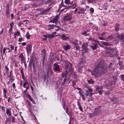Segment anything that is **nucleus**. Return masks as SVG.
Wrapping results in <instances>:
<instances>
[{"instance_id": "nucleus-1", "label": "nucleus", "mask_w": 124, "mask_h": 124, "mask_svg": "<svg viewBox=\"0 0 124 124\" xmlns=\"http://www.w3.org/2000/svg\"><path fill=\"white\" fill-rule=\"evenodd\" d=\"M107 71V67L104 64L100 63L95 66L93 70H90L91 75L96 78L100 75H103Z\"/></svg>"}, {"instance_id": "nucleus-2", "label": "nucleus", "mask_w": 124, "mask_h": 124, "mask_svg": "<svg viewBox=\"0 0 124 124\" xmlns=\"http://www.w3.org/2000/svg\"><path fill=\"white\" fill-rule=\"evenodd\" d=\"M108 51H106V53L110 57H112L116 54L115 50L112 48L107 47Z\"/></svg>"}, {"instance_id": "nucleus-3", "label": "nucleus", "mask_w": 124, "mask_h": 124, "mask_svg": "<svg viewBox=\"0 0 124 124\" xmlns=\"http://www.w3.org/2000/svg\"><path fill=\"white\" fill-rule=\"evenodd\" d=\"M68 72L67 70L63 71L62 74V77L61 78V79L62 80V79L64 78L63 80V82L62 83V85H64L65 84L67 79V76L68 74Z\"/></svg>"}, {"instance_id": "nucleus-4", "label": "nucleus", "mask_w": 124, "mask_h": 124, "mask_svg": "<svg viewBox=\"0 0 124 124\" xmlns=\"http://www.w3.org/2000/svg\"><path fill=\"white\" fill-rule=\"evenodd\" d=\"M101 112V110L99 108H95L94 111L92 113H89V116L90 118H91L93 116H97L100 114Z\"/></svg>"}, {"instance_id": "nucleus-5", "label": "nucleus", "mask_w": 124, "mask_h": 124, "mask_svg": "<svg viewBox=\"0 0 124 124\" xmlns=\"http://www.w3.org/2000/svg\"><path fill=\"white\" fill-rule=\"evenodd\" d=\"M78 42H79V45H80L81 44V42L77 39H75L72 42V43L75 45L74 47L76 48V50L77 51L78 50L79 51L80 48V47L79 46Z\"/></svg>"}, {"instance_id": "nucleus-6", "label": "nucleus", "mask_w": 124, "mask_h": 124, "mask_svg": "<svg viewBox=\"0 0 124 124\" xmlns=\"http://www.w3.org/2000/svg\"><path fill=\"white\" fill-rule=\"evenodd\" d=\"M64 7L65 8L61 10V12H62L65 9H69L72 8H74L76 7V6L75 2H73V1H72L70 6H66L65 5H64Z\"/></svg>"}, {"instance_id": "nucleus-7", "label": "nucleus", "mask_w": 124, "mask_h": 124, "mask_svg": "<svg viewBox=\"0 0 124 124\" xmlns=\"http://www.w3.org/2000/svg\"><path fill=\"white\" fill-rule=\"evenodd\" d=\"M72 14L71 13H67L64 17L63 20L64 22L70 21L72 19Z\"/></svg>"}, {"instance_id": "nucleus-8", "label": "nucleus", "mask_w": 124, "mask_h": 124, "mask_svg": "<svg viewBox=\"0 0 124 124\" xmlns=\"http://www.w3.org/2000/svg\"><path fill=\"white\" fill-rule=\"evenodd\" d=\"M88 46V44L87 43H86L83 44L82 46V50L83 51V53H85L87 51L88 48L87 47Z\"/></svg>"}, {"instance_id": "nucleus-9", "label": "nucleus", "mask_w": 124, "mask_h": 124, "mask_svg": "<svg viewBox=\"0 0 124 124\" xmlns=\"http://www.w3.org/2000/svg\"><path fill=\"white\" fill-rule=\"evenodd\" d=\"M32 45L31 44H28L26 45V49L27 53H30L32 50Z\"/></svg>"}, {"instance_id": "nucleus-10", "label": "nucleus", "mask_w": 124, "mask_h": 124, "mask_svg": "<svg viewBox=\"0 0 124 124\" xmlns=\"http://www.w3.org/2000/svg\"><path fill=\"white\" fill-rule=\"evenodd\" d=\"M61 69L59 68V65H57L56 62L55 63V72L59 73L61 72Z\"/></svg>"}, {"instance_id": "nucleus-11", "label": "nucleus", "mask_w": 124, "mask_h": 124, "mask_svg": "<svg viewBox=\"0 0 124 124\" xmlns=\"http://www.w3.org/2000/svg\"><path fill=\"white\" fill-rule=\"evenodd\" d=\"M65 68L68 69V68L70 69L72 67V65L71 63L68 61H66L65 62Z\"/></svg>"}, {"instance_id": "nucleus-12", "label": "nucleus", "mask_w": 124, "mask_h": 124, "mask_svg": "<svg viewBox=\"0 0 124 124\" xmlns=\"http://www.w3.org/2000/svg\"><path fill=\"white\" fill-rule=\"evenodd\" d=\"M85 63H86V61L85 59H82L80 62L79 63L78 65L82 67V66H84L83 65Z\"/></svg>"}, {"instance_id": "nucleus-13", "label": "nucleus", "mask_w": 124, "mask_h": 124, "mask_svg": "<svg viewBox=\"0 0 124 124\" xmlns=\"http://www.w3.org/2000/svg\"><path fill=\"white\" fill-rule=\"evenodd\" d=\"M46 50L44 49H43L41 52V55H43L42 56V58L43 61H44L45 60V56L46 55Z\"/></svg>"}, {"instance_id": "nucleus-14", "label": "nucleus", "mask_w": 124, "mask_h": 124, "mask_svg": "<svg viewBox=\"0 0 124 124\" xmlns=\"http://www.w3.org/2000/svg\"><path fill=\"white\" fill-rule=\"evenodd\" d=\"M98 46V44L97 43H93L92 45H91L90 47L92 49L94 50L97 48Z\"/></svg>"}, {"instance_id": "nucleus-15", "label": "nucleus", "mask_w": 124, "mask_h": 124, "mask_svg": "<svg viewBox=\"0 0 124 124\" xmlns=\"http://www.w3.org/2000/svg\"><path fill=\"white\" fill-rule=\"evenodd\" d=\"M70 46L67 43L66 44V45H64L63 46V48L64 49L66 50L70 49Z\"/></svg>"}, {"instance_id": "nucleus-16", "label": "nucleus", "mask_w": 124, "mask_h": 124, "mask_svg": "<svg viewBox=\"0 0 124 124\" xmlns=\"http://www.w3.org/2000/svg\"><path fill=\"white\" fill-rule=\"evenodd\" d=\"M27 97H28L29 99L31 101H32L33 103L34 104L35 103L34 100H33L32 98L31 97L29 94H28L26 95Z\"/></svg>"}, {"instance_id": "nucleus-17", "label": "nucleus", "mask_w": 124, "mask_h": 124, "mask_svg": "<svg viewBox=\"0 0 124 124\" xmlns=\"http://www.w3.org/2000/svg\"><path fill=\"white\" fill-rule=\"evenodd\" d=\"M120 25L119 23H116L115 25V30L116 32H118L119 30Z\"/></svg>"}, {"instance_id": "nucleus-18", "label": "nucleus", "mask_w": 124, "mask_h": 124, "mask_svg": "<svg viewBox=\"0 0 124 124\" xmlns=\"http://www.w3.org/2000/svg\"><path fill=\"white\" fill-rule=\"evenodd\" d=\"M61 38L62 39L64 40H66L67 39H69L68 37H66L65 35L64 34L62 35Z\"/></svg>"}, {"instance_id": "nucleus-19", "label": "nucleus", "mask_w": 124, "mask_h": 124, "mask_svg": "<svg viewBox=\"0 0 124 124\" xmlns=\"http://www.w3.org/2000/svg\"><path fill=\"white\" fill-rule=\"evenodd\" d=\"M19 58L21 59V60L22 62L24 61V57L23 55V54L22 53H20V54L19 55Z\"/></svg>"}, {"instance_id": "nucleus-20", "label": "nucleus", "mask_w": 124, "mask_h": 124, "mask_svg": "<svg viewBox=\"0 0 124 124\" xmlns=\"http://www.w3.org/2000/svg\"><path fill=\"white\" fill-rule=\"evenodd\" d=\"M61 12V11L59 13V14H58L55 17V23L57 24V23L58 20V18Z\"/></svg>"}, {"instance_id": "nucleus-21", "label": "nucleus", "mask_w": 124, "mask_h": 124, "mask_svg": "<svg viewBox=\"0 0 124 124\" xmlns=\"http://www.w3.org/2000/svg\"><path fill=\"white\" fill-rule=\"evenodd\" d=\"M51 7L50 8H47V9L43 11L40 14L41 15H44V14H46L47 13V12L49 10L51 9Z\"/></svg>"}, {"instance_id": "nucleus-22", "label": "nucleus", "mask_w": 124, "mask_h": 124, "mask_svg": "<svg viewBox=\"0 0 124 124\" xmlns=\"http://www.w3.org/2000/svg\"><path fill=\"white\" fill-rule=\"evenodd\" d=\"M64 5H63V1H62L61 4L60 5H59V8H58V9L57 10V11H56V12L58 13L59 12V11L60 10V9H61V8H62V7H64Z\"/></svg>"}, {"instance_id": "nucleus-23", "label": "nucleus", "mask_w": 124, "mask_h": 124, "mask_svg": "<svg viewBox=\"0 0 124 124\" xmlns=\"http://www.w3.org/2000/svg\"><path fill=\"white\" fill-rule=\"evenodd\" d=\"M78 10H79V11L78 13V14H83L84 13L85 10L83 8H79Z\"/></svg>"}, {"instance_id": "nucleus-24", "label": "nucleus", "mask_w": 124, "mask_h": 124, "mask_svg": "<svg viewBox=\"0 0 124 124\" xmlns=\"http://www.w3.org/2000/svg\"><path fill=\"white\" fill-rule=\"evenodd\" d=\"M78 106L79 107V108L80 110L82 111L83 112V109L82 107L81 106V104L78 101L77 102Z\"/></svg>"}, {"instance_id": "nucleus-25", "label": "nucleus", "mask_w": 124, "mask_h": 124, "mask_svg": "<svg viewBox=\"0 0 124 124\" xmlns=\"http://www.w3.org/2000/svg\"><path fill=\"white\" fill-rule=\"evenodd\" d=\"M87 82L90 84H93L94 83V81L92 78H91L87 80Z\"/></svg>"}, {"instance_id": "nucleus-26", "label": "nucleus", "mask_w": 124, "mask_h": 124, "mask_svg": "<svg viewBox=\"0 0 124 124\" xmlns=\"http://www.w3.org/2000/svg\"><path fill=\"white\" fill-rule=\"evenodd\" d=\"M50 58L52 61H54V54L52 53H50Z\"/></svg>"}, {"instance_id": "nucleus-27", "label": "nucleus", "mask_w": 124, "mask_h": 124, "mask_svg": "<svg viewBox=\"0 0 124 124\" xmlns=\"http://www.w3.org/2000/svg\"><path fill=\"white\" fill-rule=\"evenodd\" d=\"M6 113L9 116H11V113L10 109H7L6 110Z\"/></svg>"}, {"instance_id": "nucleus-28", "label": "nucleus", "mask_w": 124, "mask_h": 124, "mask_svg": "<svg viewBox=\"0 0 124 124\" xmlns=\"http://www.w3.org/2000/svg\"><path fill=\"white\" fill-rule=\"evenodd\" d=\"M48 28L49 29H53L54 27V26L53 24H49L48 26Z\"/></svg>"}, {"instance_id": "nucleus-29", "label": "nucleus", "mask_w": 124, "mask_h": 124, "mask_svg": "<svg viewBox=\"0 0 124 124\" xmlns=\"http://www.w3.org/2000/svg\"><path fill=\"white\" fill-rule=\"evenodd\" d=\"M31 36V35L30 34L29 32H27L26 35V37L27 39H30Z\"/></svg>"}, {"instance_id": "nucleus-30", "label": "nucleus", "mask_w": 124, "mask_h": 124, "mask_svg": "<svg viewBox=\"0 0 124 124\" xmlns=\"http://www.w3.org/2000/svg\"><path fill=\"white\" fill-rule=\"evenodd\" d=\"M97 0H88V2L89 3H96Z\"/></svg>"}, {"instance_id": "nucleus-31", "label": "nucleus", "mask_w": 124, "mask_h": 124, "mask_svg": "<svg viewBox=\"0 0 124 124\" xmlns=\"http://www.w3.org/2000/svg\"><path fill=\"white\" fill-rule=\"evenodd\" d=\"M21 73L22 78L23 79H24V74L23 71V69H21L20 70Z\"/></svg>"}, {"instance_id": "nucleus-32", "label": "nucleus", "mask_w": 124, "mask_h": 124, "mask_svg": "<svg viewBox=\"0 0 124 124\" xmlns=\"http://www.w3.org/2000/svg\"><path fill=\"white\" fill-rule=\"evenodd\" d=\"M64 3L67 4H70L71 5V2L70 0H65Z\"/></svg>"}, {"instance_id": "nucleus-33", "label": "nucleus", "mask_w": 124, "mask_h": 124, "mask_svg": "<svg viewBox=\"0 0 124 124\" xmlns=\"http://www.w3.org/2000/svg\"><path fill=\"white\" fill-rule=\"evenodd\" d=\"M47 36L48 38L51 39L54 37V36L52 34H49L47 35Z\"/></svg>"}, {"instance_id": "nucleus-34", "label": "nucleus", "mask_w": 124, "mask_h": 124, "mask_svg": "<svg viewBox=\"0 0 124 124\" xmlns=\"http://www.w3.org/2000/svg\"><path fill=\"white\" fill-rule=\"evenodd\" d=\"M77 82V81L76 80H73L72 81V86L74 87L76 85V82Z\"/></svg>"}, {"instance_id": "nucleus-35", "label": "nucleus", "mask_w": 124, "mask_h": 124, "mask_svg": "<svg viewBox=\"0 0 124 124\" xmlns=\"http://www.w3.org/2000/svg\"><path fill=\"white\" fill-rule=\"evenodd\" d=\"M29 83L28 82L26 81L24 82L23 84V87L24 88H26L25 86L26 84H28Z\"/></svg>"}, {"instance_id": "nucleus-36", "label": "nucleus", "mask_w": 124, "mask_h": 124, "mask_svg": "<svg viewBox=\"0 0 124 124\" xmlns=\"http://www.w3.org/2000/svg\"><path fill=\"white\" fill-rule=\"evenodd\" d=\"M9 11H6V16L7 18H8L9 14Z\"/></svg>"}, {"instance_id": "nucleus-37", "label": "nucleus", "mask_w": 124, "mask_h": 124, "mask_svg": "<svg viewBox=\"0 0 124 124\" xmlns=\"http://www.w3.org/2000/svg\"><path fill=\"white\" fill-rule=\"evenodd\" d=\"M60 27L59 26H57L55 25V30L58 31L59 30Z\"/></svg>"}, {"instance_id": "nucleus-38", "label": "nucleus", "mask_w": 124, "mask_h": 124, "mask_svg": "<svg viewBox=\"0 0 124 124\" xmlns=\"http://www.w3.org/2000/svg\"><path fill=\"white\" fill-rule=\"evenodd\" d=\"M20 34V33L19 31L16 32L14 33V35L15 36H19Z\"/></svg>"}, {"instance_id": "nucleus-39", "label": "nucleus", "mask_w": 124, "mask_h": 124, "mask_svg": "<svg viewBox=\"0 0 124 124\" xmlns=\"http://www.w3.org/2000/svg\"><path fill=\"white\" fill-rule=\"evenodd\" d=\"M113 81L112 82V84L111 85H112V84H114L116 82V78L113 77Z\"/></svg>"}, {"instance_id": "nucleus-40", "label": "nucleus", "mask_w": 124, "mask_h": 124, "mask_svg": "<svg viewBox=\"0 0 124 124\" xmlns=\"http://www.w3.org/2000/svg\"><path fill=\"white\" fill-rule=\"evenodd\" d=\"M36 57L34 55L32 56L31 58V59L32 61H35V60Z\"/></svg>"}, {"instance_id": "nucleus-41", "label": "nucleus", "mask_w": 124, "mask_h": 124, "mask_svg": "<svg viewBox=\"0 0 124 124\" xmlns=\"http://www.w3.org/2000/svg\"><path fill=\"white\" fill-rule=\"evenodd\" d=\"M114 37H113L112 35H110L108 36V39H109L110 40H112L114 39Z\"/></svg>"}, {"instance_id": "nucleus-42", "label": "nucleus", "mask_w": 124, "mask_h": 124, "mask_svg": "<svg viewBox=\"0 0 124 124\" xmlns=\"http://www.w3.org/2000/svg\"><path fill=\"white\" fill-rule=\"evenodd\" d=\"M101 44L104 45H108V43H107L105 42L104 41H102L101 42Z\"/></svg>"}, {"instance_id": "nucleus-43", "label": "nucleus", "mask_w": 124, "mask_h": 124, "mask_svg": "<svg viewBox=\"0 0 124 124\" xmlns=\"http://www.w3.org/2000/svg\"><path fill=\"white\" fill-rule=\"evenodd\" d=\"M87 32H86V31H83L82 32V34L84 35L85 36H86L87 35H89V34H86Z\"/></svg>"}, {"instance_id": "nucleus-44", "label": "nucleus", "mask_w": 124, "mask_h": 124, "mask_svg": "<svg viewBox=\"0 0 124 124\" xmlns=\"http://www.w3.org/2000/svg\"><path fill=\"white\" fill-rule=\"evenodd\" d=\"M121 79L123 80L124 82V74L121 75L120 76Z\"/></svg>"}, {"instance_id": "nucleus-45", "label": "nucleus", "mask_w": 124, "mask_h": 124, "mask_svg": "<svg viewBox=\"0 0 124 124\" xmlns=\"http://www.w3.org/2000/svg\"><path fill=\"white\" fill-rule=\"evenodd\" d=\"M78 93L80 95L81 97L83 96L84 95L83 94V91H79L78 92Z\"/></svg>"}, {"instance_id": "nucleus-46", "label": "nucleus", "mask_w": 124, "mask_h": 124, "mask_svg": "<svg viewBox=\"0 0 124 124\" xmlns=\"http://www.w3.org/2000/svg\"><path fill=\"white\" fill-rule=\"evenodd\" d=\"M13 62L15 64V66L16 67L17 66V64L18 63V62L17 61H16L15 60H13Z\"/></svg>"}, {"instance_id": "nucleus-47", "label": "nucleus", "mask_w": 124, "mask_h": 124, "mask_svg": "<svg viewBox=\"0 0 124 124\" xmlns=\"http://www.w3.org/2000/svg\"><path fill=\"white\" fill-rule=\"evenodd\" d=\"M53 0H47L45 2V4H46L48 3H49L50 2H53Z\"/></svg>"}, {"instance_id": "nucleus-48", "label": "nucleus", "mask_w": 124, "mask_h": 124, "mask_svg": "<svg viewBox=\"0 0 124 124\" xmlns=\"http://www.w3.org/2000/svg\"><path fill=\"white\" fill-rule=\"evenodd\" d=\"M89 99L88 100V101H91L93 100V98L92 96H89Z\"/></svg>"}, {"instance_id": "nucleus-49", "label": "nucleus", "mask_w": 124, "mask_h": 124, "mask_svg": "<svg viewBox=\"0 0 124 124\" xmlns=\"http://www.w3.org/2000/svg\"><path fill=\"white\" fill-rule=\"evenodd\" d=\"M10 118H8L5 121V123L6 124H7L8 122H10L9 123H10Z\"/></svg>"}, {"instance_id": "nucleus-50", "label": "nucleus", "mask_w": 124, "mask_h": 124, "mask_svg": "<svg viewBox=\"0 0 124 124\" xmlns=\"http://www.w3.org/2000/svg\"><path fill=\"white\" fill-rule=\"evenodd\" d=\"M9 81H10L11 83H12L14 82V79H13L12 77H11L9 78Z\"/></svg>"}, {"instance_id": "nucleus-51", "label": "nucleus", "mask_w": 124, "mask_h": 124, "mask_svg": "<svg viewBox=\"0 0 124 124\" xmlns=\"http://www.w3.org/2000/svg\"><path fill=\"white\" fill-rule=\"evenodd\" d=\"M43 36L44 38L43 39V40H46L47 39V37H48L47 35V36L46 35H43Z\"/></svg>"}, {"instance_id": "nucleus-52", "label": "nucleus", "mask_w": 124, "mask_h": 124, "mask_svg": "<svg viewBox=\"0 0 124 124\" xmlns=\"http://www.w3.org/2000/svg\"><path fill=\"white\" fill-rule=\"evenodd\" d=\"M90 11L91 14H93L94 12V9L93 8H90Z\"/></svg>"}, {"instance_id": "nucleus-53", "label": "nucleus", "mask_w": 124, "mask_h": 124, "mask_svg": "<svg viewBox=\"0 0 124 124\" xmlns=\"http://www.w3.org/2000/svg\"><path fill=\"white\" fill-rule=\"evenodd\" d=\"M17 24L19 26H20L22 24H24V23H22V22L20 21L19 22L17 23Z\"/></svg>"}, {"instance_id": "nucleus-54", "label": "nucleus", "mask_w": 124, "mask_h": 124, "mask_svg": "<svg viewBox=\"0 0 124 124\" xmlns=\"http://www.w3.org/2000/svg\"><path fill=\"white\" fill-rule=\"evenodd\" d=\"M6 11H9V5L8 3L6 5Z\"/></svg>"}, {"instance_id": "nucleus-55", "label": "nucleus", "mask_w": 124, "mask_h": 124, "mask_svg": "<svg viewBox=\"0 0 124 124\" xmlns=\"http://www.w3.org/2000/svg\"><path fill=\"white\" fill-rule=\"evenodd\" d=\"M85 92L86 93H85V95L86 96H88L89 93V91H87Z\"/></svg>"}, {"instance_id": "nucleus-56", "label": "nucleus", "mask_w": 124, "mask_h": 124, "mask_svg": "<svg viewBox=\"0 0 124 124\" xmlns=\"http://www.w3.org/2000/svg\"><path fill=\"white\" fill-rule=\"evenodd\" d=\"M12 119L11 120L12 122V123H14L15 121V117H14L13 116H12Z\"/></svg>"}, {"instance_id": "nucleus-57", "label": "nucleus", "mask_w": 124, "mask_h": 124, "mask_svg": "<svg viewBox=\"0 0 124 124\" xmlns=\"http://www.w3.org/2000/svg\"><path fill=\"white\" fill-rule=\"evenodd\" d=\"M123 36L122 35H118L117 36V38H120L121 40L123 38Z\"/></svg>"}, {"instance_id": "nucleus-58", "label": "nucleus", "mask_w": 124, "mask_h": 124, "mask_svg": "<svg viewBox=\"0 0 124 124\" xmlns=\"http://www.w3.org/2000/svg\"><path fill=\"white\" fill-rule=\"evenodd\" d=\"M110 91H107L106 92L105 94L107 95H108L110 94Z\"/></svg>"}, {"instance_id": "nucleus-59", "label": "nucleus", "mask_w": 124, "mask_h": 124, "mask_svg": "<svg viewBox=\"0 0 124 124\" xmlns=\"http://www.w3.org/2000/svg\"><path fill=\"white\" fill-rule=\"evenodd\" d=\"M23 22H25L24 24L26 25V24L27 23V22H29V21L26 20H24L23 21Z\"/></svg>"}, {"instance_id": "nucleus-60", "label": "nucleus", "mask_w": 124, "mask_h": 124, "mask_svg": "<svg viewBox=\"0 0 124 124\" xmlns=\"http://www.w3.org/2000/svg\"><path fill=\"white\" fill-rule=\"evenodd\" d=\"M63 104L62 106L63 107V109H65V105L66 103H65V102L64 101H63Z\"/></svg>"}, {"instance_id": "nucleus-61", "label": "nucleus", "mask_w": 124, "mask_h": 124, "mask_svg": "<svg viewBox=\"0 0 124 124\" xmlns=\"http://www.w3.org/2000/svg\"><path fill=\"white\" fill-rule=\"evenodd\" d=\"M12 28H11V27H10V28H9V31H8V33H10V34H11V31H12Z\"/></svg>"}, {"instance_id": "nucleus-62", "label": "nucleus", "mask_w": 124, "mask_h": 124, "mask_svg": "<svg viewBox=\"0 0 124 124\" xmlns=\"http://www.w3.org/2000/svg\"><path fill=\"white\" fill-rule=\"evenodd\" d=\"M99 38L100 39L102 40H104V37H101L100 36H99Z\"/></svg>"}, {"instance_id": "nucleus-63", "label": "nucleus", "mask_w": 124, "mask_h": 124, "mask_svg": "<svg viewBox=\"0 0 124 124\" xmlns=\"http://www.w3.org/2000/svg\"><path fill=\"white\" fill-rule=\"evenodd\" d=\"M14 23L13 22H12L10 24V27L11 28H12L13 25H14Z\"/></svg>"}, {"instance_id": "nucleus-64", "label": "nucleus", "mask_w": 124, "mask_h": 124, "mask_svg": "<svg viewBox=\"0 0 124 124\" xmlns=\"http://www.w3.org/2000/svg\"><path fill=\"white\" fill-rule=\"evenodd\" d=\"M98 92L100 95H101L103 93L102 91L101 90H99L98 91Z\"/></svg>"}]
</instances>
